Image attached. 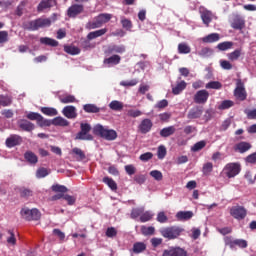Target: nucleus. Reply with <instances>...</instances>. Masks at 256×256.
Here are the masks:
<instances>
[{
    "mask_svg": "<svg viewBox=\"0 0 256 256\" xmlns=\"http://www.w3.org/2000/svg\"><path fill=\"white\" fill-rule=\"evenodd\" d=\"M94 133L95 135H99L103 139H106V141H115V139H117V131L113 129H107L100 124H97L94 127Z\"/></svg>",
    "mask_w": 256,
    "mask_h": 256,
    "instance_id": "1",
    "label": "nucleus"
},
{
    "mask_svg": "<svg viewBox=\"0 0 256 256\" xmlns=\"http://www.w3.org/2000/svg\"><path fill=\"white\" fill-rule=\"evenodd\" d=\"M112 17L111 14H100L95 18L94 22H89L87 24V29H99V27L105 25V23H109Z\"/></svg>",
    "mask_w": 256,
    "mask_h": 256,
    "instance_id": "2",
    "label": "nucleus"
},
{
    "mask_svg": "<svg viewBox=\"0 0 256 256\" xmlns=\"http://www.w3.org/2000/svg\"><path fill=\"white\" fill-rule=\"evenodd\" d=\"M223 175L228 177V179H233V177H237L239 173H241V164L239 163H228L225 165L223 171Z\"/></svg>",
    "mask_w": 256,
    "mask_h": 256,
    "instance_id": "3",
    "label": "nucleus"
},
{
    "mask_svg": "<svg viewBox=\"0 0 256 256\" xmlns=\"http://www.w3.org/2000/svg\"><path fill=\"white\" fill-rule=\"evenodd\" d=\"M21 216L26 221H37L38 219H41V212H39V210L36 208H23L21 210Z\"/></svg>",
    "mask_w": 256,
    "mask_h": 256,
    "instance_id": "4",
    "label": "nucleus"
},
{
    "mask_svg": "<svg viewBox=\"0 0 256 256\" xmlns=\"http://www.w3.org/2000/svg\"><path fill=\"white\" fill-rule=\"evenodd\" d=\"M181 228L172 226L168 228H163L160 233L162 237H165V239H177L181 235Z\"/></svg>",
    "mask_w": 256,
    "mask_h": 256,
    "instance_id": "5",
    "label": "nucleus"
},
{
    "mask_svg": "<svg viewBox=\"0 0 256 256\" xmlns=\"http://www.w3.org/2000/svg\"><path fill=\"white\" fill-rule=\"evenodd\" d=\"M51 25V19L49 18H39L37 20L29 22L28 29L31 31H37L43 27H49Z\"/></svg>",
    "mask_w": 256,
    "mask_h": 256,
    "instance_id": "6",
    "label": "nucleus"
},
{
    "mask_svg": "<svg viewBox=\"0 0 256 256\" xmlns=\"http://www.w3.org/2000/svg\"><path fill=\"white\" fill-rule=\"evenodd\" d=\"M80 127L81 131L76 135V139H80L82 141H92L93 136L89 134V131H91V125L87 123H81Z\"/></svg>",
    "mask_w": 256,
    "mask_h": 256,
    "instance_id": "7",
    "label": "nucleus"
},
{
    "mask_svg": "<svg viewBox=\"0 0 256 256\" xmlns=\"http://www.w3.org/2000/svg\"><path fill=\"white\" fill-rule=\"evenodd\" d=\"M234 97L238 101H245L247 99V91H245V84L241 80H237L236 88L234 90Z\"/></svg>",
    "mask_w": 256,
    "mask_h": 256,
    "instance_id": "8",
    "label": "nucleus"
},
{
    "mask_svg": "<svg viewBox=\"0 0 256 256\" xmlns=\"http://www.w3.org/2000/svg\"><path fill=\"white\" fill-rule=\"evenodd\" d=\"M200 17L206 27H209V24L211 21H213V19H217V16H215L213 12L207 10L206 8H200Z\"/></svg>",
    "mask_w": 256,
    "mask_h": 256,
    "instance_id": "9",
    "label": "nucleus"
},
{
    "mask_svg": "<svg viewBox=\"0 0 256 256\" xmlns=\"http://www.w3.org/2000/svg\"><path fill=\"white\" fill-rule=\"evenodd\" d=\"M230 215L234 217V219L241 221V219L247 217V210L243 208V206H233L230 209Z\"/></svg>",
    "mask_w": 256,
    "mask_h": 256,
    "instance_id": "10",
    "label": "nucleus"
},
{
    "mask_svg": "<svg viewBox=\"0 0 256 256\" xmlns=\"http://www.w3.org/2000/svg\"><path fill=\"white\" fill-rule=\"evenodd\" d=\"M193 99L194 103H197V105H205V103L209 101V91L199 90L195 93Z\"/></svg>",
    "mask_w": 256,
    "mask_h": 256,
    "instance_id": "11",
    "label": "nucleus"
},
{
    "mask_svg": "<svg viewBox=\"0 0 256 256\" xmlns=\"http://www.w3.org/2000/svg\"><path fill=\"white\" fill-rule=\"evenodd\" d=\"M226 245H229L230 249H234L235 246L240 247V249H247L248 243L247 240L235 239L232 240L229 237L225 238Z\"/></svg>",
    "mask_w": 256,
    "mask_h": 256,
    "instance_id": "12",
    "label": "nucleus"
},
{
    "mask_svg": "<svg viewBox=\"0 0 256 256\" xmlns=\"http://www.w3.org/2000/svg\"><path fill=\"white\" fill-rule=\"evenodd\" d=\"M21 143H23V138L16 134H12L6 139V147H9V149L17 147V145H21Z\"/></svg>",
    "mask_w": 256,
    "mask_h": 256,
    "instance_id": "13",
    "label": "nucleus"
},
{
    "mask_svg": "<svg viewBox=\"0 0 256 256\" xmlns=\"http://www.w3.org/2000/svg\"><path fill=\"white\" fill-rule=\"evenodd\" d=\"M83 5L81 4H74L68 8L67 15L68 17L75 18L77 15H81L83 13Z\"/></svg>",
    "mask_w": 256,
    "mask_h": 256,
    "instance_id": "14",
    "label": "nucleus"
},
{
    "mask_svg": "<svg viewBox=\"0 0 256 256\" xmlns=\"http://www.w3.org/2000/svg\"><path fill=\"white\" fill-rule=\"evenodd\" d=\"M62 114L67 119H76L77 118V108H75V106H65L62 110Z\"/></svg>",
    "mask_w": 256,
    "mask_h": 256,
    "instance_id": "15",
    "label": "nucleus"
},
{
    "mask_svg": "<svg viewBox=\"0 0 256 256\" xmlns=\"http://www.w3.org/2000/svg\"><path fill=\"white\" fill-rule=\"evenodd\" d=\"M162 256H187V252L183 248H170Z\"/></svg>",
    "mask_w": 256,
    "mask_h": 256,
    "instance_id": "16",
    "label": "nucleus"
},
{
    "mask_svg": "<svg viewBox=\"0 0 256 256\" xmlns=\"http://www.w3.org/2000/svg\"><path fill=\"white\" fill-rule=\"evenodd\" d=\"M153 127V122L149 119H144L141 121L140 125L138 126V129L142 133H149L151 131V128Z\"/></svg>",
    "mask_w": 256,
    "mask_h": 256,
    "instance_id": "17",
    "label": "nucleus"
},
{
    "mask_svg": "<svg viewBox=\"0 0 256 256\" xmlns=\"http://www.w3.org/2000/svg\"><path fill=\"white\" fill-rule=\"evenodd\" d=\"M121 63V57L119 55H113L104 60V65L106 67H113V65H119Z\"/></svg>",
    "mask_w": 256,
    "mask_h": 256,
    "instance_id": "18",
    "label": "nucleus"
},
{
    "mask_svg": "<svg viewBox=\"0 0 256 256\" xmlns=\"http://www.w3.org/2000/svg\"><path fill=\"white\" fill-rule=\"evenodd\" d=\"M193 218L192 211H179L176 213V219L178 221H189V219Z\"/></svg>",
    "mask_w": 256,
    "mask_h": 256,
    "instance_id": "19",
    "label": "nucleus"
},
{
    "mask_svg": "<svg viewBox=\"0 0 256 256\" xmlns=\"http://www.w3.org/2000/svg\"><path fill=\"white\" fill-rule=\"evenodd\" d=\"M187 89V82L184 80L177 82L176 86L172 88L173 95H180V93H183Z\"/></svg>",
    "mask_w": 256,
    "mask_h": 256,
    "instance_id": "20",
    "label": "nucleus"
},
{
    "mask_svg": "<svg viewBox=\"0 0 256 256\" xmlns=\"http://www.w3.org/2000/svg\"><path fill=\"white\" fill-rule=\"evenodd\" d=\"M55 0H42L38 5V11H45V9H51V7H55Z\"/></svg>",
    "mask_w": 256,
    "mask_h": 256,
    "instance_id": "21",
    "label": "nucleus"
},
{
    "mask_svg": "<svg viewBox=\"0 0 256 256\" xmlns=\"http://www.w3.org/2000/svg\"><path fill=\"white\" fill-rule=\"evenodd\" d=\"M232 29H238L241 30L245 27V20L241 18L240 16H235L231 23Z\"/></svg>",
    "mask_w": 256,
    "mask_h": 256,
    "instance_id": "22",
    "label": "nucleus"
},
{
    "mask_svg": "<svg viewBox=\"0 0 256 256\" xmlns=\"http://www.w3.org/2000/svg\"><path fill=\"white\" fill-rule=\"evenodd\" d=\"M219 39H221V36L217 33H212L209 34L203 38H201V41H203V43H217V41H219Z\"/></svg>",
    "mask_w": 256,
    "mask_h": 256,
    "instance_id": "23",
    "label": "nucleus"
},
{
    "mask_svg": "<svg viewBox=\"0 0 256 256\" xmlns=\"http://www.w3.org/2000/svg\"><path fill=\"white\" fill-rule=\"evenodd\" d=\"M234 149L235 151H238V153H245L251 149V144L248 142H240L235 145Z\"/></svg>",
    "mask_w": 256,
    "mask_h": 256,
    "instance_id": "24",
    "label": "nucleus"
},
{
    "mask_svg": "<svg viewBox=\"0 0 256 256\" xmlns=\"http://www.w3.org/2000/svg\"><path fill=\"white\" fill-rule=\"evenodd\" d=\"M40 43L42 45H48L49 47H57V45H59V42L57 40L49 37L40 38Z\"/></svg>",
    "mask_w": 256,
    "mask_h": 256,
    "instance_id": "25",
    "label": "nucleus"
},
{
    "mask_svg": "<svg viewBox=\"0 0 256 256\" xmlns=\"http://www.w3.org/2000/svg\"><path fill=\"white\" fill-rule=\"evenodd\" d=\"M203 115V110L199 107L192 108L188 113V119H199Z\"/></svg>",
    "mask_w": 256,
    "mask_h": 256,
    "instance_id": "26",
    "label": "nucleus"
},
{
    "mask_svg": "<svg viewBox=\"0 0 256 256\" xmlns=\"http://www.w3.org/2000/svg\"><path fill=\"white\" fill-rule=\"evenodd\" d=\"M243 55V50L236 49L233 52L227 54L229 61H239V57Z\"/></svg>",
    "mask_w": 256,
    "mask_h": 256,
    "instance_id": "27",
    "label": "nucleus"
},
{
    "mask_svg": "<svg viewBox=\"0 0 256 256\" xmlns=\"http://www.w3.org/2000/svg\"><path fill=\"white\" fill-rule=\"evenodd\" d=\"M52 125H56L58 127H67L69 125V121H67V119L59 116L52 120Z\"/></svg>",
    "mask_w": 256,
    "mask_h": 256,
    "instance_id": "28",
    "label": "nucleus"
},
{
    "mask_svg": "<svg viewBox=\"0 0 256 256\" xmlns=\"http://www.w3.org/2000/svg\"><path fill=\"white\" fill-rule=\"evenodd\" d=\"M60 101L64 104L68 103H78L77 99L75 96L70 95V94H64L59 97Z\"/></svg>",
    "mask_w": 256,
    "mask_h": 256,
    "instance_id": "29",
    "label": "nucleus"
},
{
    "mask_svg": "<svg viewBox=\"0 0 256 256\" xmlns=\"http://www.w3.org/2000/svg\"><path fill=\"white\" fill-rule=\"evenodd\" d=\"M24 157L26 161H28V163H30L31 165H35L37 161H39V158H37V155H35V153L31 151L26 152L24 154Z\"/></svg>",
    "mask_w": 256,
    "mask_h": 256,
    "instance_id": "30",
    "label": "nucleus"
},
{
    "mask_svg": "<svg viewBox=\"0 0 256 256\" xmlns=\"http://www.w3.org/2000/svg\"><path fill=\"white\" fill-rule=\"evenodd\" d=\"M105 33H107V29L103 28L100 30H96L94 32H90L87 35V39L92 40V39H97V37H102V35H105Z\"/></svg>",
    "mask_w": 256,
    "mask_h": 256,
    "instance_id": "31",
    "label": "nucleus"
},
{
    "mask_svg": "<svg viewBox=\"0 0 256 256\" xmlns=\"http://www.w3.org/2000/svg\"><path fill=\"white\" fill-rule=\"evenodd\" d=\"M233 45H235V43L232 41H225L219 43L217 49H219V51H229V49H233Z\"/></svg>",
    "mask_w": 256,
    "mask_h": 256,
    "instance_id": "32",
    "label": "nucleus"
},
{
    "mask_svg": "<svg viewBox=\"0 0 256 256\" xmlns=\"http://www.w3.org/2000/svg\"><path fill=\"white\" fill-rule=\"evenodd\" d=\"M83 110L85 113H99L101 111V109L95 104H85L83 106Z\"/></svg>",
    "mask_w": 256,
    "mask_h": 256,
    "instance_id": "33",
    "label": "nucleus"
},
{
    "mask_svg": "<svg viewBox=\"0 0 256 256\" xmlns=\"http://www.w3.org/2000/svg\"><path fill=\"white\" fill-rule=\"evenodd\" d=\"M145 249H147V245H145V243L143 242H136L133 245V253H136V254L143 253Z\"/></svg>",
    "mask_w": 256,
    "mask_h": 256,
    "instance_id": "34",
    "label": "nucleus"
},
{
    "mask_svg": "<svg viewBox=\"0 0 256 256\" xmlns=\"http://www.w3.org/2000/svg\"><path fill=\"white\" fill-rule=\"evenodd\" d=\"M153 217H155V213H153V211H146L142 213L140 221L141 223H147V221H151Z\"/></svg>",
    "mask_w": 256,
    "mask_h": 256,
    "instance_id": "35",
    "label": "nucleus"
},
{
    "mask_svg": "<svg viewBox=\"0 0 256 256\" xmlns=\"http://www.w3.org/2000/svg\"><path fill=\"white\" fill-rule=\"evenodd\" d=\"M173 133H175V126L166 127L160 131L161 137H171Z\"/></svg>",
    "mask_w": 256,
    "mask_h": 256,
    "instance_id": "36",
    "label": "nucleus"
},
{
    "mask_svg": "<svg viewBox=\"0 0 256 256\" xmlns=\"http://www.w3.org/2000/svg\"><path fill=\"white\" fill-rule=\"evenodd\" d=\"M41 111L44 115H47L48 117H55V115H58V111L55 108L50 107H43L41 108Z\"/></svg>",
    "mask_w": 256,
    "mask_h": 256,
    "instance_id": "37",
    "label": "nucleus"
},
{
    "mask_svg": "<svg viewBox=\"0 0 256 256\" xmlns=\"http://www.w3.org/2000/svg\"><path fill=\"white\" fill-rule=\"evenodd\" d=\"M64 51L69 55H79L81 53V49L77 46H65Z\"/></svg>",
    "mask_w": 256,
    "mask_h": 256,
    "instance_id": "38",
    "label": "nucleus"
},
{
    "mask_svg": "<svg viewBox=\"0 0 256 256\" xmlns=\"http://www.w3.org/2000/svg\"><path fill=\"white\" fill-rule=\"evenodd\" d=\"M178 53L187 55V54L191 53V47H189V45H187V43H180L178 45Z\"/></svg>",
    "mask_w": 256,
    "mask_h": 256,
    "instance_id": "39",
    "label": "nucleus"
},
{
    "mask_svg": "<svg viewBox=\"0 0 256 256\" xmlns=\"http://www.w3.org/2000/svg\"><path fill=\"white\" fill-rule=\"evenodd\" d=\"M103 183L108 185L109 188H111L112 191H117V183L114 182L113 178L110 177H104Z\"/></svg>",
    "mask_w": 256,
    "mask_h": 256,
    "instance_id": "40",
    "label": "nucleus"
},
{
    "mask_svg": "<svg viewBox=\"0 0 256 256\" xmlns=\"http://www.w3.org/2000/svg\"><path fill=\"white\" fill-rule=\"evenodd\" d=\"M197 55H199L200 57H211V55H213V49L209 47H204L197 52Z\"/></svg>",
    "mask_w": 256,
    "mask_h": 256,
    "instance_id": "41",
    "label": "nucleus"
},
{
    "mask_svg": "<svg viewBox=\"0 0 256 256\" xmlns=\"http://www.w3.org/2000/svg\"><path fill=\"white\" fill-rule=\"evenodd\" d=\"M109 107L112 111H121L123 109V102L113 100L110 102Z\"/></svg>",
    "mask_w": 256,
    "mask_h": 256,
    "instance_id": "42",
    "label": "nucleus"
},
{
    "mask_svg": "<svg viewBox=\"0 0 256 256\" xmlns=\"http://www.w3.org/2000/svg\"><path fill=\"white\" fill-rule=\"evenodd\" d=\"M20 128L24 131H33V129H35V126L31 122L23 120L20 122Z\"/></svg>",
    "mask_w": 256,
    "mask_h": 256,
    "instance_id": "43",
    "label": "nucleus"
},
{
    "mask_svg": "<svg viewBox=\"0 0 256 256\" xmlns=\"http://www.w3.org/2000/svg\"><path fill=\"white\" fill-rule=\"evenodd\" d=\"M72 153L73 155H76V159L78 161H83V159H85V152H83V150L80 148H73Z\"/></svg>",
    "mask_w": 256,
    "mask_h": 256,
    "instance_id": "44",
    "label": "nucleus"
},
{
    "mask_svg": "<svg viewBox=\"0 0 256 256\" xmlns=\"http://www.w3.org/2000/svg\"><path fill=\"white\" fill-rule=\"evenodd\" d=\"M49 173V169L41 167L36 171V177L37 179H43L44 177H47Z\"/></svg>",
    "mask_w": 256,
    "mask_h": 256,
    "instance_id": "45",
    "label": "nucleus"
},
{
    "mask_svg": "<svg viewBox=\"0 0 256 256\" xmlns=\"http://www.w3.org/2000/svg\"><path fill=\"white\" fill-rule=\"evenodd\" d=\"M144 211H145V207L132 209V212H131L132 219H137V217L141 218V215H143Z\"/></svg>",
    "mask_w": 256,
    "mask_h": 256,
    "instance_id": "46",
    "label": "nucleus"
},
{
    "mask_svg": "<svg viewBox=\"0 0 256 256\" xmlns=\"http://www.w3.org/2000/svg\"><path fill=\"white\" fill-rule=\"evenodd\" d=\"M110 53H125V46L123 45H112L109 47Z\"/></svg>",
    "mask_w": 256,
    "mask_h": 256,
    "instance_id": "47",
    "label": "nucleus"
},
{
    "mask_svg": "<svg viewBox=\"0 0 256 256\" xmlns=\"http://www.w3.org/2000/svg\"><path fill=\"white\" fill-rule=\"evenodd\" d=\"M223 85L219 81L208 82L205 86L206 89H221Z\"/></svg>",
    "mask_w": 256,
    "mask_h": 256,
    "instance_id": "48",
    "label": "nucleus"
},
{
    "mask_svg": "<svg viewBox=\"0 0 256 256\" xmlns=\"http://www.w3.org/2000/svg\"><path fill=\"white\" fill-rule=\"evenodd\" d=\"M235 105V102L231 100H224L222 103L219 105L218 109L225 110V109H231Z\"/></svg>",
    "mask_w": 256,
    "mask_h": 256,
    "instance_id": "49",
    "label": "nucleus"
},
{
    "mask_svg": "<svg viewBox=\"0 0 256 256\" xmlns=\"http://www.w3.org/2000/svg\"><path fill=\"white\" fill-rule=\"evenodd\" d=\"M121 23H122V27L124 29H127V31H130V29H133V23H131V20L125 17H121Z\"/></svg>",
    "mask_w": 256,
    "mask_h": 256,
    "instance_id": "50",
    "label": "nucleus"
},
{
    "mask_svg": "<svg viewBox=\"0 0 256 256\" xmlns=\"http://www.w3.org/2000/svg\"><path fill=\"white\" fill-rule=\"evenodd\" d=\"M141 233H142V235H153L155 233V227L142 226L141 227Z\"/></svg>",
    "mask_w": 256,
    "mask_h": 256,
    "instance_id": "51",
    "label": "nucleus"
},
{
    "mask_svg": "<svg viewBox=\"0 0 256 256\" xmlns=\"http://www.w3.org/2000/svg\"><path fill=\"white\" fill-rule=\"evenodd\" d=\"M206 145L207 143L205 141H199L192 146L191 151H193L194 153L197 151H201V149H203Z\"/></svg>",
    "mask_w": 256,
    "mask_h": 256,
    "instance_id": "52",
    "label": "nucleus"
},
{
    "mask_svg": "<svg viewBox=\"0 0 256 256\" xmlns=\"http://www.w3.org/2000/svg\"><path fill=\"white\" fill-rule=\"evenodd\" d=\"M150 175L155 179V181H162L163 180V173L159 170H152Z\"/></svg>",
    "mask_w": 256,
    "mask_h": 256,
    "instance_id": "53",
    "label": "nucleus"
},
{
    "mask_svg": "<svg viewBox=\"0 0 256 256\" xmlns=\"http://www.w3.org/2000/svg\"><path fill=\"white\" fill-rule=\"evenodd\" d=\"M27 119H30L31 121H41L43 116H41L39 113L30 112L27 114Z\"/></svg>",
    "mask_w": 256,
    "mask_h": 256,
    "instance_id": "54",
    "label": "nucleus"
},
{
    "mask_svg": "<svg viewBox=\"0 0 256 256\" xmlns=\"http://www.w3.org/2000/svg\"><path fill=\"white\" fill-rule=\"evenodd\" d=\"M52 191H54L55 193H67V187L56 184L52 186Z\"/></svg>",
    "mask_w": 256,
    "mask_h": 256,
    "instance_id": "55",
    "label": "nucleus"
},
{
    "mask_svg": "<svg viewBox=\"0 0 256 256\" xmlns=\"http://www.w3.org/2000/svg\"><path fill=\"white\" fill-rule=\"evenodd\" d=\"M8 235H10V236L7 238V244L8 245H16L17 238H15V234L13 233V231L9 230Z\"/></svg>",
    "mask_w": 256,
    "mask_h": 256,
    "instance_id": "56",
    "label": "nucleus"
},
{
    "mask_svg": "<svg viewBox=\"0 0 256 256\" xmlns=\"http://www.w3.org/2000/svg\"><path fill=\"white\" fill-rule=\"evenodd\" d=\"M220 67L226 71H231V69H233V64L227 60H220Z\"/></svg>",
    "mask_w": 256,
    "mask_h": 256,
    "instance_id": "57",
    "label": "nucleus"
},
{
    "mask_svg": "<svg viewBox=\"0 0 256 256\" xmlns=\"http://www.w3.org/2000/svg\"><path fill=\"white\" fill-rule=\"evenodd\" d=\"M204 175H209L211 171H213V163L207 162L204 164L203 169H202Z\"/></svg>",
    "mask_w": 256,
    "mask_h": 256,
    "instance_id": "58",
    "label": "nucleus"
},
{
    "mask_svg": "<svg viewBox=\"0 0 256 256\" xmlns=\"http://www.w3.org/2000/svg\"><path fill=\"white\" fill-rule=\"evenodd\" d=\"M157 155L158 159H165V155H167V148H165V146H159Z\"/></svg>",
    "mask_w": 256,
    "mask_h": 256,
    "instance_id": "59",
    "label": "nucleus"
},
{
    "mask_svg": "<svg viewBox=\"0 0 256 256\" xmlns=\"http://www.w3.org/2000/svg\"><path fill=\"white\" fill-rule=\"evenodd\" d=\"M167 215H165V212H159L157 214V221L158 223H167Z\"/></svg>",
    "mask_w": 256,
    "mask_h": 256,
    "instance_id": "60",
    "label": "nucleus"
},
{
    "mask_svg": "<svg viewBox=\"0 0 256 256\" xmlns=\"http://www.w3.org/2000/svg\"><path fill=\"white\" fill-rule=\"evenodd\" d=\"M117 236V229L115 227H110L106 230V237H116Z\"/></svg>",
    "mask_w": 256,
    "mask_h": 256,
    "instance_id": "61",
    "label": "nucleus"
},
{
    "mask_svg": "<svg viewBox=\"0 0 256 256\" xmlns=\"http://www.w3.org/2000/svg\"><path fill=\"white\" fill-rule=\"evenodd\" d=\"M244 113L249 119H256V109H246Z\"/></svg>",
    "mask_w": 256,
    "mask_h": 256,
    "instance_id": "62",
    "label": "nucleus"
},
{
    "mask_svg": "<svg viewBox=\"0 0 256 256\" xmlns=\"http://www.w3.org/2000/svg\"><path fill=\"white\" fill-rule=\"evenodd\" d=\"M151 159H153V153H151V152H146V153L140 155V161L146 162Z\"/></svg>",
    "mask_w": 256,
    "mask_h": 256,
    "instance_id": "63",
    "label": "nucleus"
},
{
    "mask_svg": "<svg viewBox=\"0 0 256 256\" xmlns=\"http://www.w3.org/2000/svg\"><path fill=\"white\" fill-rule=\"evenodd\" d=\"M143 115V112L141 110H128V117H141Z\"/></svg>",
    "mask_w": 256,
    "mask_h": 256,
    "instance_id": "64",
    "label": "nucleus"
}]
</instances>
